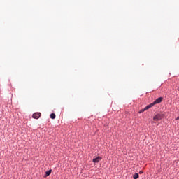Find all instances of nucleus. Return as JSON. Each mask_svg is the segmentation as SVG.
I'll return each instance as SVG.
<instances>
[{
  "mask_svg": "<svg viewBox=\"0 0 179 179\" xmlns=\"http://www.w3.org/2000/svg\"><path fill=\"white\" fill-rule=\"evenodd\" d=\"M41 117V113H35L32 115V117L34 118V120H38Z\"/></svg>",
  "mask_w": 179,
  "mask_h": 179,
  "instance_id": "obj_1",
  "label": "nucleus"
},
{
  "mask_svg": "<svg viewBox=\"0 0 179 179\" xmlns=\"http://www.w3.org/2000/svg\"><path fill=\"white\" fill-rule=\"evenodd\" d=\"M162 118H163V115L157 114L154 117L153 120L154 121H160Z\"/></svg>",
  "mask_w": 179,
  "mask_h": 179,
  "instance_id": "obj_2",
  "label": "nucleus"
},
{
  "mask_svg": "<svg viewBox=\"0 0 179 179\" xmlns=\"http://www.w3.org/2000/svg\"><path fill=\"white\" fill-rule=\"evenodd\" d=\"M162 101H163V97H159V98H157L153 103L152 104H159L160 103H162Z\"/></svg>",
  "mask_w": 179,
  "mask_h": 179,
  "instance_id": "obj_3",
  "label": "nucleus"
},
{
  "mask_svg": "<svg viewBox=\"0 0 179 179\" xmlns=\"http://www.w3.org/2000/svg\"><path fill=\"white\" fill-rule=\"evenodd\" d=\"M100 160H101V157L99 156L96 158H94L92 162H93V163L96 164V163H99V162H100Z\"/></svg>",
  "mask_w": 179,
  "mask_h": 179,
  "instance_id": "obj_4",
  "label": "nucleus"
},
{
  "mask_svg": "<svg viewBox=\"0 0 179 179\" xmlns=\"http://www.w3.org/2000/svg\"><path fill=\"white\" fill-rule=\"evenodd\" d=\"M153 106H155V103H150V105L147 106L145 108H144V111H146V110H149V108H151V107H153Z\"/></svg>",
  "mask_w": 179,
  "mask_h": 179,
  "instance_id": "obj_5",
  "label": "nucleus"
},
{
  "mask_svg": "<svg viewBox=\"0 0 179 179\" xmlns=\"http://www.w3.org/2000/svg\"><path fill=\"white\" fill-rule=\"evenodd\" d=\"M133 178L134 179H138L139 178V173H134V175L133 176Z\"/></svg>",
  "mask_w": 179,
  "mask_h": 179,
  "instance_id": "obj_6",
  "label": "nucleus"
},
{
  "mask_svg": "<svg viewBox=\"0 0 179 179\" xmlns=\"http://www.w3.org/2000/svg\"><path fill=\"white\" fill-rule=\"evenodd\" d=\"M51 172H52L51 170H49V171H46L45 177H48V176H50V174H51Z\"/></svg>",
  "mask_w": 179,
  "mask_h": 179,
  "instance_id": "obj_7",
  "label": "nucleus"
},
{
  "mask_svg": "<svg viewBox=\"0 0 179 179\" xmlns=\"http://www.w3.org/2000/svg\"><path fill=\"white\" fill-rule=\"evenodd\" d=\"M55 117H56L55 113H51L50 114V118L52 120H55Z\"/></svg>",
  "mask_w": 179,
  "mask_h": 179,
  "instance_id": "obj_8",
  "label": "nucleus"
},
{
  "mask_svg": "<svg viewBox=\"0 0 179 179\" xmlns=\"http://www.w3.org/2000/svg\"><path fill=\"white\" fill-rule=\"evenodd\" d=\"M144 111H145L144 109H142V110H140L139 113H143Z\"/></svg>",
  "mask_w": 179,
  "mask_h": 179,
  "instance_id": "obj_9",
  "label": "nucleus"
},
{
  "mask_svg": "<svg viewBox=\"0 0 179 179\" xmlns=\"http://www.w3.org/2000/svg\"><path fill=\"white\" fill-rule=\"evenodd\" d=\"M139 174H143V171H139Z\"/></svg>",
  "mask_w": 179,
  "mask_h": 179,
  "instance_id": "obj_10",
  "label": "nucleus"
},
{
  "mask_svg": "<svg viewBox=\"0 0 179 179\" xmlns=\"http://www.w3.org/2000/svg\"><path fill=\"white\" fill-rule=\"evenodd\" d=\"M177 120H179V116L176 119V121H177Z\"/></svg>",
  "mask_w": 179,
  "mask_h": 179,
  "instance_id": "obj_11",
  "label": "nucleus"
}]
</instances>
